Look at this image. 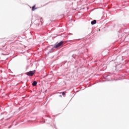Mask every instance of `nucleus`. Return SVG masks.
<instances>
[{"mask_svg": "<svg viewBox=\"0 0 129 129\" xmlns=\"http://www.w3.org/2000/svg\"><path fill=\"white\" fill-rule=\"evenodd\" d=\"M63 41H61L59 43H57V44L55 45L54 46V48H58V47H60V46L63 45Z\"/></svg>", "mask_w": 129, "mask_h": 129, "instance_id": "nucleus-1", "label": "nucleus"}, {"mask_svg": "<svg viewBox=\"0 0 129 129\" xmlns=\"http://www.w3.org/2000/svg\"><path fill=\"white\" fill-rule=\"evenodd\" d=\"M34 71L29 72L27 73V75L28 76H33V75H34Z\"/></svg>", "mask_w": 129, "mask_h": 129, "instance_id": "nucleus-2", "label": "nucleus"}, {"mask_svg": "<svg viewBox=\"0 0 129 129\" xmlns=\"http://www.w3.org/2000/svg\"><path fill=\"white\" fill-rule=\"evenodd\" d=\"M91 25H95L96 24V20H93L91 22Z\"/></svg>", "mask_w": 129, "mask_h": 129, "instance_id": "nucleus-3", "label": "nucleus"}, {"mask_svg": "<svg viewBox=\"0 0 129 129\" xmlns=\"http://www.w3.org/2000/svg\"><path fill=\"white\" fill-rule=\"evenodd\" d=\"M32 85L33 86H36V85H37V82L36 81H34L33 83H32Z\"/></svg>", "mask_w": 129, "mask_h": 129, "instance_id": "nucleus-4", "label": "nucleus"}, {"mask_svg": "<svg viewBox=\"0 0 129 129\" xmlns=\"http://www.w3.org/2000/svg\"><path fill=\"white\" fill-rule=\"evenodd\" d=\"M35 10H36V9H35V6H34V7L32 8V11H35Z\"/></svg>", "mask_w": 129, "mask_h": 129, "instance_id": "nucleus-5", "label": "nucleus"}, {"mask_svg": "<svg viewBox=\"0 0 129 129\" xmlns=\"http://www.w3.org/2000/svg\"><path fill=\"white\" fill-rule=\"evenodd\" d=\"M62 95H65V93H64V92H62Z\"/></svg>", "mask_w": 129, "mask_h": 129, "instance_id": "nucleus-6", "label": "nucleus"}]
</instances>
